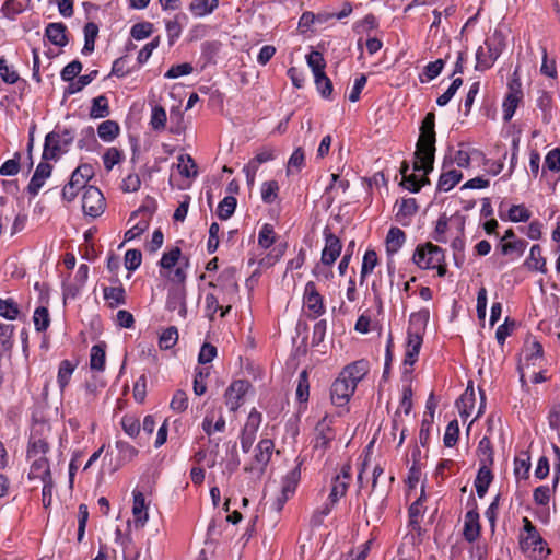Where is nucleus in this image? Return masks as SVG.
Returning <instances> with one entry per match:
<instances>
[{"instance_id": "8", "label": "nucleus", "mask_w": 560, "mask_h": 560, "mask_svg": "<svg viewBox=\"0 0 560 560\" xmlns=\"http://www.w3.org/2000/svg\"><path fill=\"white\" fill-rule=\"evenodd\" d=\"M332 418L326 415L315 427L314 438L312 440L313 450L319 452L323 456L330 448L336 439V431L332 427Z\"/></svg>"}, {"instance_id": "51", "label": "nucleus", "mask_w": 560, "mask_h": 560, "mask_svg": "<svg viewBox=\"0 0 560 560\" xmlns=\"http://www.w3.org/2000/svg\"><path fill=\"white\" fill-rule=\"evenodd\" d=\"M98 35V26L94 22H89L84 26V46L82 54L88 56L94 51L95 40Z\"/></svg>"}, {"instance_id": "47", "label": "nucleus", "mask_w": 560, "mask_h": 560, "mask_svg": "<svg viewBox=\"0 0 560 560\" xmlns=\"http://www.w3.org/2000/svg\"><path fill=\"white\" fill-rule=\"evenodd\" d=\"M524 353V361L522 363L529 368L535 365L537 359L544 358V347L538 340H533L526 342Z\"/></svg>"}, {"instance_id": "42", "label": "nucleus", "mask_w": 560, "mask_h": 560, "mask_svg": "<svg viewBox=\"0 0 560 560\" xmlns=\"http://www.w3.org/2000/svg\"><path fill=\"white\" fill-rule=\"evenodd\" d=\"M116 448L118 451V462L126 465L136 459L139 455V450L127 441H116Z\"/></svg>"}, {"instance_id": "38", "label": "nucleus", "mask_w": 560, "mask_h": 560, "mask_svg": "<svg viewBox=\"0 0 560 560\" xmlns=\"http://www.w3.org/2000/svg\"><path fill=\"white\" fill-rule=\"evenodd\" d=\"M219 7V0H191L189 12L195 18H202L211 14Z\"/></svg>"}, {"instance_id": "22", "label": "nucleus", "mask_w": 560, "mask_h": 560, "mask_svg": "<svg viewBox=\"0 0 560 560\" xmlns=\"http://www.w3.org/2000/svg\"><path fill=\"white\" fill-rule=\"evenodd\" d=\"M52 166L46 161L40 162L27 186V192L35 197L38 195L40 188L44 186L46 179L51 175Z\"/></svg>"}, {"instance_id": "27", "label": "nucleus", "mask_w": 560, "mask_h": 560, "mask_svg": "<svg viewBox=\"0 0 560 560\" xmlns=\"http://www.w3.org/2000/svg\"><path fill=\"white\" fill-rule=\"evenodd\" d=\"M45 37L55 46L65 47L68 39V28L61 22L48 23L45 27Z\"/></svg>"}, {"instance_id": "16", "label": "nucleus", "mask_w": 560, "mask_h": 560, "mask_svg": "<svg viewBox=\"0 0 560 560\" xmlns=\"http://www.w3.org/2000/svg\"><path fill=\"white\" fill-rule=\"evenodd\" d=\"M355 389L357 388H354L349 381H346L341 375H338L330 387L331 402L337 407L346 406L350 401Z\"/></svg>"}, {"instance_id": "48", "label": "nucleus", "mask_w": 560, "mask_h": 560, "mask_svg": "<svg viewBox=\"0 0 560 560\" xmlns=\"http://www.w3.org/2000/svg\"><path fill=\"white\" fill-rule=\"evenodd\" d=\"M205 311L207 317L213 322L218 312H220V317H225L229 313H225L224 306L222 302L219 301V296L217 294H206L205 298Z\"/></svg>"}, {"instance_id": "9", "label": "nucleus", "mask_w": 560, "mask_h": 560, "mask_svg": "<svg viewBox=\"0 0 560 560\" xmlns=\"http://www.w3.org/2000/svg\"><path fill=\"white\" fill-rule=\"evenodd\" d=\"M302 464L303 460L298 457L296 466L282 478L281 492L275 501V508L277 511H281L287 501L294 495L301 480Z\"/></svg>"}, {"instance_id": "24", "label": "nucleus", "mask_w": 560, "mask_h": 560, "mask_svg": "<svg viewBox=\"0 0 560 560\" xmlns=\"http://www.w3.org/2000/svg\"><path fill=\"white\" fill-rule=\"evenodd\" d=\"M397 212L395 214L396 221L404 226L411 223L413 215L418 212V203L415 198H406L396 202Z\"/></svg>"}, {"instance_id": "18", "label": "nucleus", "mask_w": 560, "mask_h": 560, "mask_svg": "<svg viewBox=\"0 0 560 560\" xmlns=\"http://www.w3.org/2000/svg\"><path fill=\"white\" fill-rule=\"evenodd\" d=\"M370 372V362L366 359H360L346 365L339 375L349 381L354 388Z\"/></svg>"}, {"instance_id": "53", "label": "nucleus", "mask_w": 560, "mask_h": 560, "mask_svg": "<svg viewBox=\"0 0 560 560\" xmlns=\"http://www.w3.org/2000/svg\"><path fill=\"white\" fill-rule=\"evenodd\" d=\"M121 428L124 432L130 436L131 439H136L139 436L141 431V423L137 416L133 415H125L120 420Z\"/></svg>"}, {"instance_id": "36", "label": "nucleus", "mask_w": 560, "mask_h": 560, "mask_svg": "<svg viewBox=\"0 0 560 560\" xmlns=\"http://www.w3.org/2000/svg\"><path fill=\"white\" fill-rule=\"evenodd\" d=\"M541 247L538 244L532 246L529 255L525 260V266L530 270L540 271L541 273L547 272V261L542 256Z\"/></svg>"}, {"instance_id": "32", "label": "nucleus", "mask_w": 560, "mask_h": 560, "mask_svg": "<svg viewBox=\"0 0 560 560\" xmlns=\"http://www.w3.org/2000/svg\"><path fill=\"white\" fill-rule=\"evenodd\" d=\"M476 404V395L472 387H467L466 390L460 395L458 400L456 401V406L459 412V416L466 420L468 419L474 411Z\"/></svg>"}, {"instance_id": "61", "label": "nucleus", "mask_w": 560, "mask_h": 560, "mask_svg": "<svg viewBox=\"0 0 560 560\" xmlns=\"http://www.w3.org/2000/svg\"><path fill=\"white\" fill-rule=\"evenodd\" d=\"M236 198L233 196L224 197L218 206L217 214L221 220H228L235 211Z\"/></svg>"}, {"instance_id": "35", "label": "nucleus", "mask_w": 560, "mask_h": 560, "mask_svg": "<svg viewBox=\"0 0 560 560\" xmlns=\"http://www.w3.org/2000/svg\"><path fill=\"white\" fill-rule=\"evenodd\" d=\"M288 244H278L276 247H273L268 254H266L265 257L258 260V271H255L253 276L259 273L261 270H266L273 265H276L284 255L287 250Z\"/></svg>"}, {"instance_id": "7", "label": "nucleus", "mask_w": 560, "mask_h": 560, "mask_svg": "<svg viewBox=\"0 0 560 560\" xmlns=\"http://www.w3.org/2000/svg\"><path fill=\"white\" fill-rule=\"evenodd\" d=\"M303 308L311 319H316L326 312L324 298L314 281H308L304 287Z\"/></svg>"}, {"instance_id": "3", "label": "nucleus", "mask_w": 560, "mask_h": 560, "mask_svg": "<svg viewBox=\"0 0 560 560\" xmlns=\"http://www.w3.org/2000/svg\"><path fill=\"white\" fill-rule=\"evenodd\" d=\"M504 47V38L500 32H494L491 36L487 37L483 45L479 46L476 51L475 70L485 72L491 69L503 52Z\"/></svg>"}, {"instance_id": "5", "label": "nucleus", "mask_w": 560, "mask_h": 560, "mask_svg": "<svg viewBox=\"0 0 560 560\" xmlns=\"http://www.w3.org/2000/svg\"><path fill=\"white\" fill-rule=\"evenodd\" d=\"M422 342L423 338L419 331L408 330L406 350L401 364V381L404 383H411L412 381L413 365L418 361Z\"/></svg>"}, {"instance_id": "39", "label": "nucleus", "mask_w": 560, "mask_h": 560, "mask_svg": "<svg viewBox=\"0 0 560 560\" xmlns=\"http://www.w3.org/2000/svg\"><path fill=\"white\" fill-rule=\"evenodd\" d=\"M477 456L479 465H493L494 464V450L493 444L489 436H483L477 446Z\"/></svg>"}, {"instance_id": "34", "label": "nucleus", "mask_w": 560, "mask_h": 560, "mask_svg": "<svg viewBox=\"0 0 560 560\" xmlns=\"http://www.w3.org/2000/svg\"><path fill=\"white\" fill-rule=\"evenodd\" d=\"M189 266L188 261H182L175 267H171L168 270L160 275L161 278L176 285H184L187 279V269Z\"/></svg>"}, {"instance_id": "45", "label": "nucleus", "mask_w": 560, "mask_h": 560, "mask_svg": "<svg viewBox=\"0 0 560 560\" xmlns=\"http://www.w3.org/2000/svg\"><path fill=\"white\" fill-rule=\"evenodd\" d=\"M49 450L50 445L46 439L32 436L27 445L26 456L27 458L35 459L40 456H46Z\"/></svg>"}, {"instance_id": "46", "label": "nucleus", "mask_w": 560, "mask_h": 560, "mask_svg": "<svg viewBox=\"0 0 560 560\" xmlns=\"http://www.w3.org/2000/svg\"><path fill=\"white\" fill-rule=\"evenodd\" d=\"M536 106L541 110V119L545 124H549L552 119L553 100L552 95L547 91H540L536 101Z\"/></svg>"}, {"instance_id": "37", "label": "nucleus", "mask_w": 560, "mask_h": 560, "mask_svg": "<svg viewBox=\"0 0 560 560\" xmlns=\"http://www.w3.org/2000/svg\"><path fill=\"white\" fill-rule=\"evenodd\" d=\"M78 363L72 360L65 359L59 363L57 373V384L61 392L69 385L72 374L75 371Z\"/></svg>"}, {"instance_id": "55", "label": "nucleus", "mask_w": 560, "mask_h": 560, "mask_svg": "<svg viewBox=\"0 0 560 560\" xmlns=\"http://www.w3.org/2000/svg\"><path fill=\"white\" fill-rule=\"evenodd\" d=\"M526 245L527 243L524 240H515L500 243L499 249L504 256L514 255L515 258H518L524 254Z\"/></svg>"}, {"instance_id": "44", "label": "nucleus", "mask_w": 560, "mask_h": 560, "mask_svg": "<svg viewBox=\"0 0 560 560\" xmlns=\"http://www.w3.org/2000/svg\"><path fill=\"white\" fill-rule=\"evenodd\" d=\"M110 114L108 98L102 94L92 100L90 117L92 119L105 118Z\"/></svg>"}, {"instance_id": "41", "label": "nucleus", "mask_w": 560, "mask_h": 560, "mask_svg": "<svg viewBox=\"0 0 560 560\" xmlns=\"http://www.w3.org/2000/svg\"><path fill=\"white\" fill-rule=\"evenodd\" d=\"M89 186H86V183L83 182L82 178L71 174L69 183L62 188V199L67 202H71L81 189L85 190Z\"/></svg>"}, {"instance_id": "11", "label": "nucleus", "mask_w": 560, "mask_h": 560, "mask_svg": "<svg viewBox=\"0 0 560 560\" xmlns=\"http://www.w3.org/2000/svg\"><path fill=\"white\" fill-rule=\"evenodd\" d=\"M106 209V200L103 192L95 186L85 188L82 196V210L85 215L93 219L102 215Z\"/></svg>"}, {"instance_id": "33", "label": "nucleus", "mask_w": 560, "mask_h": 560, "mask_svg": "<svg viewBox=\"0 0 560 560\" xmlns=\"http://www.w3.org/2000/svg\"><path fill=\"white\" fill-rule=\"evenodd\" d=\"M106 343L101 341L92 346L90 351V368L94 372H103L106 366Z\"/></svg>"}, {"instance_id": "6", "label": "nucleus", "mask_w": 560, "mask_h": 560, "mask_svg": "<svg viewBox=\"0 0 560 560\" xmlns=\"http://www.w3.org/2000/svg\"><path fill=\"white\" fill-rule=\"evenodd\" d=\"M520 545L522 550L528 552L532 557H541L545 552L546 541L528 517L523 518Z\"/></svg>"}, {"instance_id": "31", "label": "nucleus", "mask_w": 560, "mask_h": 560, "mask_svg": "<svg viewBox=\"0 0 560 560\" xmlns=\"http://www.w3.org/2000/svg\"><path fill=\"white\" fill-rule=\"evenodd\" d=\"M189 259L183 256L182 249L178 246H174L168 250L164 252L160 261V275L168 270L171 267H175V265L180 264L182 261H188Z\"/></svg>"}, {"instance_id": "50", "label": "nucleus", "mask_w": 560, "mask_h": 560, "mask_svg": "<svg viewBox=\"0 0 560 560\" xmlns=\"http://www.w3.org/2000/svg\"><path fill=\"white\" fill-rule=\"evenodd\" d=\"M378 265V256L374 249H368L362 259L361 272H360V282L361 284L365 280V278L371 275L374 268Z\"/></svg>"}, {"instance_id": "26", "label": "nucleus", "mask_w": 560, "mask_h": 560, "mask_svg": "<svg viewBox=\"0 0 560 560\" xmlns=\"http://www.w3.org/2000/svg\"><path fill=\"white\" fill-rule=\"evenodd\" d=\"M406 233L397 226H392L385 238V249L388 257L396 255L406 243Z\"/></svg>"}, {"instance_id": "17", "label": "nucleus", "mask_w": 560, "mask_h": 560, "mask_svg": "<svg viewBox=\"0 0 560 560\" xmlns=\"http://www.w3.org/2000/svg\"><path fill=\"white\" fill-rule=\"evenodd\" d=\"M325 245L322 250V262L324 265H334L341 254L342 244L340 238L335 235L329 228L324 230Z\"/></svg>"}, {"instance_id": "14", "label": "nucleus", "mask_w": 560, "mask_h": 560, "mask_svg": "<svg viewBox=\"0 0 560 560\" xmlns=\"http://www.w3.org/2000/svg\"><path fill=\"white\" fill-rule=\"evenodd\" d=\"M275 158L276 154L272 148H262L244 165L243 172L245 173L246 182L249 186L254 185L259 166L275 160Z\"/></svg>"}, {"instance_id": "2", "label": "nucleus", "mask_w": 560, "mask_h": 560, "mask_svg": "<svg viewBox=\"0 0 560 560\" xmlns=\"http://www.w3.org/2000/svg\"><path fill=\"white\" fill-rule=\"evenodd\" d=\"M412 262L421 270H436L440 278H444L447 273L444 249L431 242L417 245Z\"/></svg>"}, {"instance_id": "25", "label": "nucleus", "mask_w": 560, "mask_h": 560, "mask_svg": "<svg viewBox=\"0 0 560 560\" xmlns=\"http://www.w3.org/2000/svg\"><path fill=\"white\" fill-rule=\"evenodd\" d=\"M132 515L136 527H144L149 520L148 505L145 503V497L142 492L135 490L132 492Z\"/></svg>"}, {"instance_id": "49", "label": "nucleus", "mask_w": 560, "mask_h": 560, "mask_svg": "<svg viewBox=\"0 0 560 560\" xmlns=\"http://www.w3.org/2000/svg\"><path fill=\"white\" fill-rule=\"evenodd\" d=\"M177 161V170L182 176L186 178H194L197 176V164L189 154L178 155Z\"/></svg>"}, {"instance_id": "59", "label": "nucleus", "mask_w": 560, "mask_h": 560, "mask_svg": "<svg viewBox=\"0 0 560 560\" xmlns=\"http://www.w3.org/2000/svg\"><path fill=\"white\" fill-rule=\"evenodd\" d=\"M178 341V330L175 326L167 327L159 338V347L162 350L172 349Z\"/></svg>"}, {"instance_id": "20", "label": "nucleus", "mask_w": 560, "mask_h": 560, "mask_svg": "<svg viewBox=\"0 0 560 560\" xmlns=\"http://www.w3.org/2000/svg\"><path fill=\"white\" fill-rule=\"evenodd\" d=\"M462 178L463 173L460 170L452 167L451 162H443L436 188L439 191H450L462 180Z\"/></svg>"}, {"instance_id": "4", "label": "nucleus", "mask_w": 560, "mask_h": 560, "mask_svg": "<svg viewBox=\"0 0 560 560\" xmlns=\"http://www.w3.org/2000/svg\"><path fill=\"white\" fill-rule=\"evenodd\" d=\"M209 288L212 290L207 294H217L219 301L222 302L225 313H230L232 303L238 293V284L235 279L234 271L224 270L217 279L215 282H209Z\"/></svg>"}, {"instance_id": "40", "label": "nucleus", "mask_w": 560, "mask_h": 560, "mask_svg": "<svg viewBox=\"0 0 560 560\" xmlns=\"http://www.w3.org/2000/svg\"><path fill=\"white\" fill-rule=\"evenodd\" d=\"M103 296L110 308H116L126 303V291L122 285L105 287Z\"/></svg>"}, {"instance_id": "29", "label": "nucleus", "mask_w": 560, "mask_h": 560, "mask_svg": "<svg viewBox=\"0 0 560 560\" xmlns=\"http://www.w3.org/2000/svg\"><path fill=\"white\" fill-rule=\"evenodd\" d=\"M493 465H479L477 476L474 482L476 492L479 498H483L493 481L494 475L492 472Z\"/></svg>"}, {"instance_id": "15", "label": "nucleus", "mask_w": 560, "mask_h": 560, "mask_svg": "<svg viewBox=\"0 0 560 560\" xmlns=\"http://www.w3.org/2000/svg\"><path fill=\"white\" fill-rule=\"evenodd\" d=\"M226 421L221 407H211L207 410L201 429L208 435L211 436L215 433H222L225 431Z\"/></svg>"}, {"instance_id": "13", "label": "nucleus", "mask_w": 560, "mask_h": 560, "mask_svg": "<svg viewBox=\"0 0 560 560\" xmlns=\"http://www.w3.org/2000/svg\"><path fill=\"white\" fill-rule=\"evenodd\" d=\"M351 483V465L345 464L340 472L331 479L330 491L328 498L331 502H338L343 498Z\"/></svg>"}, {"instance_id": "60", "label": "nucleus", "mask_w": 560, "mask_h": 560, "mask_svg": "<svg viewBox=\"0 0 560 560\" xmlns=\"http://www.w3.org/2000/svg\"><path fill=\"white\" fill-rule=\"evenodd\" d=\"M314 82L316 89L320 96L325 100L332 98L334 86L331 80L326 75V73L319 74L314 78Z\"/></svg>"}, {"instance_id": "21", "label": "nucleus", "mask_w": 560, "mask_h": 560, "mask_svg": "<svg viewBox=\"0 0 560 560\" xmlns=\"http://www.w3.org/2000/svg\"><path fill=\"white\" fill-rule=\"evenodd\" d=\"M136 218H140L130 229L125 232L124 241L130 242L139 236H141L150 225V214L145 211L137 210L133 211L130 215L129 222L135 220Z\"/></svg>"}, {"instance_id": "43", "label": "nucleus", "mask_w": 560, "mask_h": 560, "mask_svg": "<svg viewBox=\"0 0 560 560\" xmlns=\"http://www.w3.org/2000/svg\"><path fill=\"white\" fill-rule=\"evenodd\" d=\"M120 133V127L115 120L102 121L97 127V135L104 142L114 141Z\"/></svg>"}, {"instance_id": "23", "label": "nucleus", "mask_w": 560, "mask_h": 560, "mask_svg": "<svg viewBox=\"0 0 560 560\" xmlns=\"http://www.w3.org/2000/svg\"><path fill=\"white\" fill-rule=\"evenodd\" d=\"M28 479H38L43 483L54 480L50 469V462L46 456H40L32 462L28 471Z\"/></svg>"}, {"instance_id": "28", "label": "nucleus", "mask_w": 560, "mask_h": 560, "mask_svg": "<svg viewBox=\"0 0 560 560\" xmlns=\"http://www.w3.org/2000/svg\"><path fill=\"white\" fill-rule=\"evenodd\" d=\"M61 138L59 132L51 131L46 135L44 150H43V160L50 161L56 160L62 151Z\"/></svg>"}, {"instance_id": "10", "label": "nucleus", "mask_w": 560, "mask_h": 560, "mask_svg": "<svg viewBox=\"0 0 560 560\" xmlns=\"http://www.w3.org/2000/svg\"><path fill=\"white\" fill-rule=\"evenodd\" d=\"M275 450V443L270 439H261L254 448V457L244 470L248 472H257L262 475L271 459Z\"/></svg>"}, {"instance_id": "19", "label": "nucleus", "mask_w": 560, "mask_h": 560, "mask_svg": "<svg viewBox=\"0 0 560 560\" xmlns=\"http://www.w3.org/2000/svg\"><path fill=\"white\" fill-rule=\"evenodd\" d=\"M477 503L474 501L472 508L466 512L464 520L463 536L468 542L476 541L481 533Z\"/></svg>"}, {"instance_id": "12", "label": "nucleus", "mask_w": 560, "mask_h": 560, "mask_svg": "<svg viewBox=\"0 0 560 560\" xmlns=\"http://www.w3.org/2000/svg\"><path fill=\"white\" fill-rule=\"evenodd\" d=\"M252 385L247 380L233 381L224 392V402L231 412H235L244 404L245 396Z\"/></svg>"}, {"instance_id": "1", "label": "nucleus", "mask_w": 560, "mask_h": 560, "mask_svg": "<svg viewBox=\"0 0 560 560\" xmlns=\"http://www.w3.org/2000/svg\"><path fill=\"white\" fill-rule=\"evenodd\" d=\"M435 141V114L430 112L421 122L415 152L413 171L422 174L420 176L415 173L407 174V165L401 168L402 184L408 190L418 192L421 187L429 183L427 175L433 170Z\"/></svg>"}, {"instance_id": "62", "label": "nucleus", "mask_w": 560, "mask_h": 560, "mask_svg": "<svg viewBox=\"0 0 560 560\" xmlns=\"http://www.w3.org/2000/svg\"><path fill=\"white\" fill-rule=\"evenodd\" d=\"M122 160V151L115 147L108 148L103 154V164L107 172H110L113 167L119 164Z\"/></svg>"}, {"instance_id": "30", "label": "nucleus", "mask_w": 560, "mask_h": 560, "mask_svg": "<svg viewBox=\"0 0 560 560\" xmlns=\"http://www.w3.org/2000/svg\"><path fill=\"white\" fill-rule=\"evenodd\" d=\"M451 222L455 224L456 229L459 232V235L456 236L452 241V248L454 249V260L457 266H459V259H464V248H465V241H464V228H465V219L464 217H455L451 219Z\"/></svg>"}, {"instance_id": "63", "label": "nucleus", "mask_w": 560, "mask_h": 560, "mask_svg": "<svg viewBox=\"0 0 560 560\" xmlns=\"http://www.w3.org/2000/svg\"><path fill=\"white\" fill-rule=\"evenodd\" d=\"M279 184L277 180L264 182L261 185V199L265 203H273L279 194Z\"/></svg>"}, {"instance_id": "56", "label": "nucleus", "mask_w": 560, "mask_h": 560, "mask_svg": "<svg viewBox=\"0 0 560 560\" xmlns=\"http://www.w3.org/2000/svg\"><path fill=\"white\" fill-rule=\"evenodd\" d=\"M277 241V234L273 226L269 223H265L258 233V245L264 248H270Z\"/></svg>"}, {"instance_id": "58", "label": "nucleus", "mask_w": 560, "mask_h": 560, "mask_svg": "<svg viewBox=\"0 0 560 560\" xmlns=\"http://www.w3.org/2000/svg\"><path fill=\"white\" fill-rule=\"evenodd\" d=\"M306 61L314 78L325 73L326 60L322 52L313 50L306 56Z\"/></svg>"}, {"instance_id": "54", "label": "nucleus", "mask_w": 560, "mask_h": 560, "mask_svg": "<svg viewBox=\"0 0 560 560\" xmlns=\"http://www.w3.org/2000/svg\"><path fill=\"white\" fill-rule=\"evenodd\" d=\"M523 98V94L510 93L508 92L502 107H503V118L509 121L515 114L516 108L518 107L520 102Z\"/></svg>"}, {"instance_id": "52", "label": "nucleus", "mask_w": 560, "mask_h": 560, "mask_svg": "<svg viewBox=\"0 0 560 560\" xmlns=\"http://www.w3.org/2000/svg\"><path fill=\"white\" fill-rule=\"evenodd\" d=\"M50 314L46 306H38L33 314V323L37 332H46L50 326Z\"/></svg>"}, {"instance_id": "57", "label": "nucleus", "mask_w": 560, "mask_h": 560, "mask_svg": "<svg viewBox=\"0 0 560 560\" xmlns=\"http://www.w3.org/2000/svg\"><path fill=\"white\" fill-rule=\"evenodd\" d=\"M97 75V70H93L88 74L78 75L77 80H73L69 83L66 89V94L72 95L81 90H83L86 85H89Z\"/></svg>"}, {"instance_id": "64", "label": "nucleus", "mask_w": 560, "mask_h": 560, "mask_svg": "<svg viewBox=\"0 0 560 560\" xmlns=\"http://www.w3.org/2000/svg\"><path fill=\"white\" fill-rule=\"evenodd\" d=\"M189 405L188 395L183 389H177L171 399L170 408L177 413H182L187 410Z\"/></svg>"}]
</instances>
